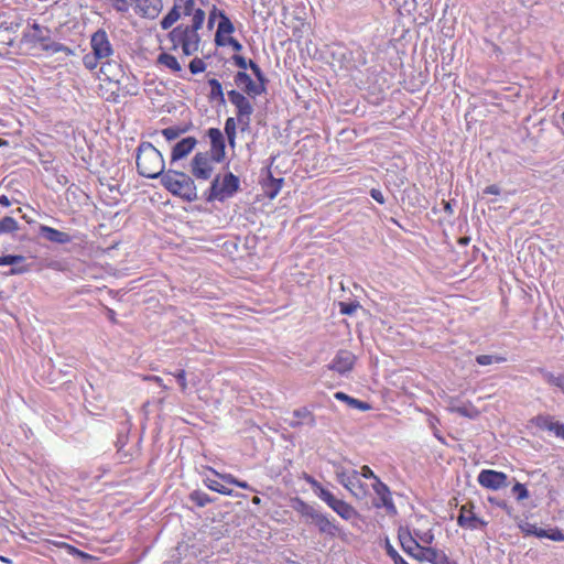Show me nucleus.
Listing matches in <instances>:
<instances>
[{
	"label": "nucleus",
	"instance_id": "obj_61",
	"mask_svg": "<svg viewBox=\"0 0 564 564\" xmlns=\"http://www.w3.org/2000/svg\"><path fill=\"white\" fill-rule=\"evenodd\" d=\"M113 3V8L117 12L126 13L129 10V4H131L128 0H111Z\"/></svg>",
	"mask_w": 564,
	"mask_h": 564
},
{
	"label": "nucleus",
	"instance_id": "obj_8",
	"mask_svg": "<svg viewBox=\"0 0 564 564\" xmlns=\"http://www.w3.org/2000/svg\"><path fill=\"white\" fill-rule=\"evenodd\" d=\"M131 6L134 8V12L144 19H156L162 9V0H130Z\"/></svg>",
	"mask_w": 564,
	"mask_h": 564
},
{
	"label": "nucleus",
	"instance_id": "obj_57",
	"mask_svg": "<svg viewBox=\"0 0 564 564\" xmlns=\"http://www.w3.org/2000/svg\"><path fill=\"white\" fill-rule=\"evenodd\" d=\"M488 501L491 505H496L499 508H501L502 510H505L507 512V514H509V516L512 514L513 508L511 506H509L506 500H501L496 497H488Z\"/></svg>",
	"mask_w": 564,
	"mask_h": 564
},
{
	"label": "nucleus",
	"instance_id": "obj_36",
	"mask_svg": "<svg viewBox=\"0 0 564 564\" xmlns=\"http://www.w3.org/2000/svg\"><path fill=\"white\" fill-rule=\"evenodd\" d=\"M236 129H237V123H236L235 118H232V117L227 118L225 121V133L227 135L230 147H235V144H236Z\"/></svg>",
	"mask_w": 564,
	"mask_h": 564
},
{
	"label": "nucleus",
	"instance_id": "obj_47",
	"mask_svg": "<svg viewBox=\"0 0 564 564\" xmlns=\"http://www.w3.org/2000/svg\"><path fill=\"white\" fill-rule=\"evenodd\" d=\"M191 15H193V19H192V24L189 26H192V29H194V30H199L203 26V23L205 21L204 10L193 9V12Z\"/></svg>",
	"mask_w": 564,
	"mask_h": 564
},
{
	"label": "nucleus",
	"instance_id": "obj_24",
	"mask_svg": "<svg viewBox=\"0 0 564 564\" xmlns=\"http://www.w3.org/2000/svg\"><path fill=\"white\" fill-rule=\"evenodd\" d=\"M330 508L344 520H350L357 516L355 508L340 499H337Z\"/></svg>",
	"mask_w": 564,
	"mask_h": 564
},
{
	"label": "nucleus",
	"instance_id": "obj_19",
	"mask_svg": "<svg viewBox=\"0 0 564 564\" xmlns=\"http://www.w3.org/2000/svg\"><path fill=\"white\" fill-rule=\"evenodd\" d=\"M200 43V36L198 34V30L192 29V26L186 25V32L184 34V45H183V54L189 56L198 51Z\"/></svg>",
	"mask_w": 564,
	"mask_h": 564
},
{
	"label": "nucleus",
	"instance_id": "obj_10",
	"mask_svg": "<svg viewBox=\"0 0 564 564\" xmlns=\"http://www.w3.org/2000/svg\"><path fill=\"white\" fill-rule=\"evenodd\" d=\"M230 102L236 107L237 121L248 119L253 113V106L240 91L231 89L227 93Z\"/></svg>",
	"mask_w": 564,
	"mask_h": 564
},
{
	"label": "nucleus",
	"instance_id": "obj_6",
	"mask_svg": "<svg viewBox=\"0 0 564 564\" xmlns=\"http://www.w3.org/2000/svg\"><path fill=\"white\" fill-rule=\"evenodd\" d=\"M477 480L480 486L490 490H499L509 486L508 476L494 469H482Z\"/></svg>",
	"mask_w": 564,
	"mask_h": 564
},
{
	"label": "nucleus",
	"instance_id": "obj_2",
	"mask_svg": "<svg viewBox=\"0 0 564 564\" xmlns=\"http://www.w3.org/2000/svg\"><path fill=\"white\" fill-rule=\"evenodd\" d=\"M161 184L173 195L181 197L185 202L191 203L198 199L194 180L184 172L169 170L162 175Z\"/></svg>",
	"mask_w": 564,
	"mask_h": 564
},
{
	"label": "nucleus",
	"instance_id": "obj_7",
	"mask_svg": "<svg viewBox=\"0 0 564 564\" xmlns=\"http://www.w3.org/2000/svg\"><path fill=\"white\" fill-rule=\"evenodd\" d=\"M93 53L99 59L108 58L113 54V48L109 42L107 32L104 29L97 30L90 40Z\"/></svg>",
	"mask_w": 564,
	"mask_h": 564
},
{
	"label": "nucleus",
	"instance_id": "obj_4",
	"mask_svg": "<svg viewBox=\"0 0 564 564\" xmlns=\"http://www.w3.org/2000/svg\"><path fill=\"white\" fill-rule=\"evenodd\" d=\"M33 33L31 37L34 42L39 43L41 48L51 54L64 53L65 55H72L74 52L68 46L54 42L51 40V31L47 28L41 26L37 23L32 24Z\"/></svg>",
	"mask_w": 564,
	"mask_h": 564
},
{
	"label": "nucleus",
	"instance_id": "obj_15",
	"mask_svg": "<svg viewBox=\"0 0 564 564\" xmlns=\"http://www.w3.org/2000/svg\"><path fill=\"white\" fill-rule=\"evenodd\" d=\"M355 355L348 350H339L335 356L329 368L344 375L352 369L355 364Z\"/></svg>",
	"mask_w": 564,
	"mask_h": 564
},
{
	"label": "nucleus",
	"instance_id": "obj_56",
	"mask_svg": "<svg viewBox=\"0 0 564 564\" xmlns=\"http://www.w3.org/2000/svg\"><path fill=\"white\" fill-rule=\"evenodd\" d=\"M544 538H547L552 541L561 542L564 541V532L558 528L549 529L545 530Z\"/></svg>",
	"mask_w": 564,
	"mask_h": 564
},
{
	"label": "nucleus",
	"instance_id": "obj_30",
	"mask_svg": "<svg viewBox=\"0 0 564 564\" xmlns=\"http://www.w3.org/2000/svg\"><path fill=\"white\" fill-rule=\"evenodd\" d=\"M186 32V25L180 24L175 26L170 33L169 39L172 42V48L176 50L178 46L183 48L184 45V34Z\"/></svg>",
	"mask_w": 564,
	"mask_h": 564
},
{
	"label": "nucleus",
	"instance_id": "obj_17",
	"mask_svg": "<svg viewBox=\"0 0 564 564\" xmlns=\"http://www.w3.org/2000/svg\"><path fill=\"white\" fill-rule=\"evenodd\" d=\"M39 232L44 239L57 245H66L72 241V236L67 232L59 231L45 225L40 226Z\"/></svg>",
	"mask_w": 564,
	"mask_h": 564
},
{
	"label": "nucleus",
	"instance_id": "obj_11",
	"mask_svg": "<svg viewBox=\"0 0 564 564\" xmlns=\"http://www.w3.org/2000/svg\"><path fill=\"white\" fill-rule=\"evenodd\" d=\"M207 135L210 140V156L214 162L220 163L225 159V138L223 132L218 128H210L207 131Z\"/></svg>",
	"mask_w": 564,
	"mask_h": 564
},
{
	"label": "nucleus",
	"instance_id": "obj_5",
	"mask_svg": "<svg viewBox=\"0 0 564 564\" xmlns=\"http://www.w3.org/2000/svg\"><path fill=\"white\" fill-rule=\"evenodd\" d=\"M209 152H197L191 161V172L197 180H209L214 167Z\"/></svg>",
	"mask_w": 564,
	"mask_h": 564
},
{
	"label": "nucleus",
	"instance_id": "obj_14",
	"mask_svg": "<svg viewBox=\"0 0 564 564\" xmlns=\"http://www.w3.org/2000/svg\"><path fill=\"white\" fill-rule=\"evenodd\" d=\"M398 538L402 550L414 558L423 549H427L426 546L420 545L408 529H399Z\"/></svg>",
	"mask_w": 564,
	"mask_h": 564
},
{
	"label": "nucleus",
	"instance_id": "obj_39",
	"mask_svg": "<svg viewBox=\"0 0 564 564\" xmlns=\"http://www.w3.org/2000/svg\"><path fill=\"white\" fill-rule=\"evenodd\" d=\"M19 229L14 218L6 216L0 220V234H10Z\"/></svg>",
	"mask_w": 564,
	"mask_h": 564
},
{
	"label": "nucleus",
	"instance_id": "obj_29",
	"mask_svg": "<svg viewBox=\"0 0 564 564\" xmlns=\"http://www.w3.org/2000/svg\"><path fill=\"white\" fill-rule=\"evenodd\" d=\"M292 508L294 511L300 513L302 517H305L307 519L313 520L315 514L317 513V510H315L312 506L306 503L300 498H295L292 502Z\"/></svg>",
	"mask_w": 564,
	"mask_h": 564
},
{
	"label": "nucleus",
	"instance_id": "obj_22",
	"mask_svg": "<svg viewBox=\"0 0 564 564\" xmlns=\"http://www.w3.org/2000/svg\"><path fill=\"white\" fill-rule=\"evenodd\" d=\"M283 178H275L272 176L270 169H267V176L263 180V187L265 188V194L269 198H274L283 184Z\"/></svg>",
	"mask_w": 564,
	"mask_h": 564
},
{
	"label": "nucleus",
	"instance_id": "obj_64",
	"mask_svg": "<svg viewBox=\"0 0 564 564\" xmlns=\"http://www.w3.org/2000/svg\"><path fill=\"white\" fill-rule=\"evenodd\" d=\"M175 378L182 389V391H185L186 388H187V383H186V373L184 370H180L176 375H175Z\"/></svg>",
	"mask_w": 564,
	"mask_h": 564
},
{
	"label": "nucleus",
	"instance_id": "obj_20",
	"mask_svg": "<svg viewBox=\"0 0 564 564\" xmlns=\"http://www.w3.org/2000/svg\"><path fill=\"white\" fill-rule=\"evenodd\" d=\"M235 31V26L230 19L223 12H220V20L218 23L217 32L215 35V43L218 46L226 45L223 34H231Z\"/></svg>",
	"mask_w": 564,
	"mask_h": 564
},
{
	"label": "nucleus",
	"instance_id": "obj_45",
	"mask_svg": "<svg viewBox=\"0 0 564 564\" xmlns=\"http://www.w3.org/2000/svg\"><path fill=\"white\" fill-rule=\"evenodd\" d=\"M386 553L393 561L394 564H409L390 544L389 540L386 541Z\"/></svg>",
	"mask_w": 564,
	"mask_h": 564
},
{
	"label": "nucleus",
	"instance_id": "obj_16",
	"mask_svg": "<svg viewBox=\"0 0 564 564\" xmlns=\"http://www.w3.org/2000/svg\"><path fill=\"white\" fill-rule=\"evenodd\" d=\"M197 140L194 137H186L178 141L172 149L171 162L174 163L187 154L195 148Z\"/></svg>",
	"mask_w": 564,
	"mask_h": 564
},
{
	"label": "nucleus",
	"instance_id": "obj_31",
	"mask_svg": "<svg viewBox=\"0 0 564 564\" xmlns=\"http://www.w3.org/2000/svg\"><path fill=\"white\" fill-rule=\"evenodd\" d=\"M158 63L170 68L174 73H178L182 70V67L177 62L176 57L169 53H161L158 56Z\"/></svg>",
	"mask_w": 564,
	"mask_h": 564
},
{
	"label": "nucleus",
	"instance_id": "obj_32",
	"mask_svg": "<svg viewBox=\"0 0 564 564\" xmlns=\"http://www.w3.org/2000/svg\"><path fill=\"white\" fill-rule=\"evenodd\" d=\"M311 484L313 485L317 496L323 501H325L329 508L336 502L337 498L329 490L325 489L319 482L312 480Z\"/></svg>",
	"mask_w": 564,
	"mask_h": 564
},
{
	"label": "nucleus",
	"instance_id": "obj_50",
	"mask_svg": "<svg viewBox=\"0 0 564 564\" xmlns=\"http://www.w3.org/2000/svg\"><path fill=\"white\" fill-rule=\"evenodd\" d=\"M205 484L210 490L217 491L219 494L227 495V496H230L232 494L231 489H228L227 487H225L217 480L207 479V480H205Z\"/></svg>",
	"mask_w": 564,
	"mask_h": 564
},
{
	"label": "nucleus",
	"instance_id": "obj_1",
	"mask_svg": "<svg viewBox=\"0 0 564 564\" xmlns=\"http://www.w3.org/2000/svg\"><path fill=\"white\" fill-rule=\"evenodd\" d=\"M138 173L148 178L161 177L165 174L162 153L150 142H141L135 156Z\"/></svg>",
	"mask_w": 564,
	"mask_h": 564
},
{
	"label": "nucleus",
	"instance_id": "obj_46",
	"mask_svg": "<svg viewBox=\"0 0 564 564\" xmlns=\"http://www.w3.org/2000/svg\"><path fill=\"white\" fill-rule=\"evenodd\" d=\"M186 131V128L169 127L162 130V134L167 141H173Z\"/></svg>",
	"mask_w": 564,
	"mask_h": 564
},
{
	"label": "nucleus",
	"instance_id": "obj_25",
	"mask_svg": "<svg viewBox=\"0 0 564 564\" xmlns=\"http://www.w3.org/2000/svg\"><path fill=\"white\" fill-rule=\"evenodd\" d=\"M208 85L210 86V93L208 95L209 100L218 101L219 105L225 106L226 99L220 82L216 78H210L208 79Z\"/></svg>",
	"mask_w": 564,
	"mask_h": 564
},
{
	"label": "nucleus",
	"instance_id": "obj_40",
	"mask_svg": "<svg viewBox=\"0 0 564 564\" xmlns=\"http://www.w3.org/2000/svg\"><path fill=\"white\" fill-rule=\"evenodd\" d=\"M552 422H553V417L549 414H539L531 420V423L534 426H536L541 430H546V431H549Z\"/></svg>",
	"mask_w": 564,
	"mask_h": 564
},
{
	"label": "nucleus",
	"instance_id": "obj_21",
	"mask_svg": "<svg viewBox=\"0 0 564 564\" xmlns=\"http://www.w3.org/2000/svg\"><path fill=\"white\" fill-rule=\"evenodd\" d=\"M312 522L318 528L321 533H325L330 536H335L339 531V528L330 522L326 516L317 511Z\"/></svg>",
	"mask_w": 564,
	"mask_h": 564
},
{
	"label": "nucleus",
	"instance_id": "obj_13",
	"mask_svg": "<svg viewBox=\"0 0 564 564\" xmlns=\"http://www.w3.org/2000/svg\"><path fill=\"white\" fill-rule=\"evenodd\" d=\"M372 489L380 500V502H375V507H384L389 513H397L395 506L391 498L390 489L384 482L380 480V478H376V482L372 484Z\"/></svg>",
	"mask_w": 564,
	"mask_h": 564
},
{
	"label": "nucleus",
	"instance_id": "obj_58",
	"mask_svg": "<svg viewBox=\"0 0 564 564\" xmlns=\"http://www.w3.org/2000/svg\"><path fill=\"white\" fill-rule=\"evenodd\" d=\"M117 91H122L123 95L133 96L138 94V87L135 84H124V82H122L120 86H117Z\"/></svg>",
	"mask_w": 564,
	"mask_h": 564
},
{
	"label": "nucleus",
	"instance_id": "obj_9",
	"mask_svg": "<svg viewBox=\"0 0 564 564\" xmlns=\"http://www.w3.org/2000/svg\"><path fill=\"white\" fill-rule=\"evenodd\" d=\"M99 72L104 76V80L115 83L117 86L130 79L123 72L122 66L116 61L106 59V62L101 63Z\"/></svg>",
	"mask_w": 564,
	"mask_h": 564
},
{
	"label": "nucleus",
	"instance_id": "obj_53",
	"mask_svg": "<svg viewBox=\"0 0 564 564\" xmlns=\"http://www.w3.org/2000/svg\"><path fill=\"white\" fill-rule=\"evenodd\" d=\"M512 494L516 495L518 501L524 500L529 497V491L523 484L516 482L512 487Z\"/></svg>",
	"mask_w": 564,
	"mask_h": 564
},
{
	"label": "nucleus",
	"instance_id": "obj_35",
	"mask_svg": "<svg viewBox=\"0 0 564 564\" xmlns=\"http://www.w3.org/2000/svg\"><path fill=\"white\" fill-rule=\"evenodd\" d=\"M519 528L525 535H534L536 538H544L545 535V529L538 528L535 524L530 522H522L519 524Z\"/></svg>",
	"mask_w": 564,
	"mask_h": 564
},
{
	"label": "nucleus",
	"instance_id": "obj_33",
	"mask_svg": "<svg viewBox=\"0 0 564 564\" xmlns=\"http://www.w3.org/2000/svg\"><path fill=\"white\" fill-rule=\"evenodd\" d=\"M311 484L313 485L317 496L323 501H325L329 508L336 502L337 498L329 490L325 489L319 482L312 480Z\"/></svg>",
	"mask_w": 564,
	"mask_h": 564
},
{
	"label": "nucleus",
	"instance_id": "obj_54",
	"mask_svg": "<svg viewBox=\"0 0 564 564\" xmlns=\"http://www.w3.org/2000/svg\"><path fill=\"white\" fill-rule=\"evenodd\" d=\"M188 68L192 74H198L206 69V64L202 58L195 57L189 62Z\"/></svg>",
	"mask_w": 564,
	"mask_h": 564
},
{
	"label": "nucleus",
	"instance_id": "obj_3",
	"mask_svg": "<svg viewBox=\"0 0 564 564\" xmlns=\"http://www.w3.org/2000/svg\"><path fill=\"white\" fill-rule=\"evenodd\" d=\"M240 188L239 177L228 172L220 181V175H216L209 188L205 192V199L207 202L219 200L224 202L226 198L234 196Z\"/></svg>",
	"mask_w": 564,
	"mask_h": 564
},
{
	"label": "nucleus",
	"instance_id": "obj_49",
	"mask_svg": "<svg viewBox=\"0 0 564 564\" xmlns=\"http://www.w3.org/2000/svg\"><path fill=\"white\" fill-rule=\"evenodd\" d=\"M59 545L62 547L66 549L69 554L78 556V557L83 558L84 561H93V560H95V557L93 555H90L88 553H85V552L76 549L75 546H73L70 544L61 543Z\"/></svg>",
	"mask_w": 564,
	"mask_h": 564
},
{
	"label": "nucleus",
	"instance_id": "obj_62",
	"mask_svg": "<svg viewBox=\"0 0 564 564\" xmlns=\"http://www.w3.org/2000/svg\"><path fill=\"white\" fill-rule=\"evenodd\" d=\"M231 61L237 67L243 70L249 67V62H247V59L242 55L235 54L232 55Z\"/></svg>",
	"mask_w": 564,
	"mask_h": 564
},
{
	"label": "nucleus",
	"instance_id": "obj_44",
	"mask_svg": "<svg viewBox=\"0 0 564 564\" xmlns=\"http://www.w3.org/2000/svg\"><path fill=\"white\" fill-rule=\"evenodd\" d=\"M451 411L469 419H474L478 415V411L471 405L452 406Z\"/></svg>",
	"mask_w": 564,
	"mask_h": 564
},
{
	"label": "nucleus",
	"instance_id": "obj_52",
	"mask_svg": "<svg viewBox=\"0 0 564 564\" xmlns=\"http://www.w3.org/2000/svg\"><path fill=\"white\" fill-rule=\"evenodd\" d=\"M234 82L243 89V87H247L252 82V78L246 72L240 70L235 75Z\"/></svg>",
	"mask_w": 564,
	"mask_h": 564
},
{
	"label": "nucleus",
	"instance_id": "obj_55",
	"mask_svg": "<svg viewBox=\"0 0 564 564\" xmlns=\"http://www.w3.org/2000/svg\"><path fill=\"white\" fill-rule=\"evenodd\" d=\"M174 3L178 6V8H183L184 15H191L195 6L194 0H174Z\"/></svg>",
	"mask_w": 564,
	"mask_h": 564
},
{
	"label": "nucleus",
	"instance_id": "obj_28",
	"mask_svg": "<svg viewBox=\"0 0 564 564\" xmlns=\"http://www.w3.org/2000/svg\"><path fill=\"white\" fill-rule=\"evenodd\" d=\"M334 397H335V399H337L339 401L346 402L348 404V406L358 409L360 411H368L371 409V405L368 402L351 398L348 394L340 392V391L336 392L334 394Z\"/></svg>",
	"mask_w": 564,
	"mask_h": 564
},
{
	"label": "nucleus",
	"instance_id": "obj_42",
	"mask_svg": "<svg viewBox=\"0 0 564 564\" xmlns=\"http://www.w3.org/2000/svg\"><path fill=\"white\" fill-rule=\"evenodd\" d=\"M333 466L335 467V474H336L337 480L339 481L340 485H343L345 488H347L348 481H350L352 479L351 473L347 474L345 468L337 463H333Z\"/></svg>",
	"mask_w": 564,
	"mask_h": 564
},
{
	"label": "nucleus",
	"instance_id": "obj_23",
	"mask_svg": "<svg viewBox=\"0 0 564 564\" xmlns=\"http://www.w3.org/2000/svg\"><path fill=\"white\" fill-rule=\"evenodd\" d=\"M351 480L348 481L347 490L358 499H362L367 495V486L359 479V473L357 470L351 471Z\"/></svg>",
	"mask_w": 564,
	"mask_h": 564
},
{
	"label": "nucleus",
	"instance_id": "obj_59",
	"mask_svg": "<svg viewBox=\"0 0 564 564\" xmlns=\"http://www.w3.org/2000/svg\"><path fill=\"white\" fill-rule=\"evenodd\" d=\"M549 432H552L554 433V435L556 437H561L564 440V424L556 421V422H552L551 425H550V429H549Z\"/></svg>",
	"mask_w": 564,
	"mask_h": 564
},
{
	"label": "nucleus",
	"instance_id": "obj_60",
	"mask_svg": "<svg viewBox=\"0 0 564 564\" xmlns=\"http://www.w3.org/2000/svg\"><path fill=\"white\" fill-rule=\"evenodd\" d=\"M339 306H340V313L341 314H344V315H351L357 310V307L359 305L357 303L340 302Z\"/></svg>",
	"mask_w": 564,
	"mask_h": 564
},
{
	"label": "nucleus",
	"instance_id": "obj_37",
	"mask_svg": "<svg viewBox=\"0 0 564 564\" xmlns=\"http://www.w3.org/2000/svg\"><path fill=\"white\" fill-rule=\"evenodd\" d=\"M188 498L197 507H205L206 505L213 501V499L206 492H203L200 490L192 491Z\"/></svg>",
	"mask_w": 564,
	"mask_h": 564
},
{
	"label": "nucleus",
	"instance_id": "obj_38",
	"mask_svg": "<svg viewBox=\"0 0 564 564\" xmlns=\"http://www.w3.org/2000/svg\"><path fill=\"white\" fill-rule=\"evenodd\" d=\"M13 32L10 26H3V23H0V45L2 46H11L14 43Z\"/></svg>",
	"mask_w": 564,
	"mask_h": 564
},
{
	"label": "nucleus",
	"instance_id": "obj_27",
	"mask_svg": "<svg viewBox=\"0 0 564 564\" xmlns=\"http://www.w3.org/2000/svg\"><path fill=\"white\" fill-rule=\"evenodd\" d=\"M293 415L300 420H303L305 424H307L308 426L313 427L316 425V420H315V416L313 415V413L311 411H308L306 408H301V409H297L293 412ZM301 424H303L302 421H295V422H291L290 425L292 427H297L300 426Z\"/></svg>",
	"mask_w": 564,
	"mask_h": 564
},
{
	"label": "nucleus",
	"instance_id": "obj_18",
	"mask_svg": "<svg viewBox=\"0 0 564 564\" xmlns=\"http://www.w3.org/2000/svg\"><path fill=\"white\" fill-rule=\"evenodd\" d=\"M415 560L423 562H430L433 564H452L453 562L448 558V556L436 549H423L421 553L415 555Z\"/></svg>",
	"mask_w": 564,
	"mask_h": 564
},
{
	"label": "nucleus",
	"instance_id": "obj_26",
	"mask_svg": "<svg viewBox=\"0 0 564 564\" xmlns=\"http://www.w3.org/2000/svg\"><path fill=\"white\" fill-rule=\"evenodd\" d=\"M538 372L542 376L546 383L558 388L564 394V371L555 376L554 373L547 371L545 368H538Z\"/></svg>",
	"mask_w": 564,
	"mask_h": 564
},
{
	"label": "nucleus",
	"instance_id": "obj_34",
	"mask_svg": "<svg viewBox=\"0 0 564 564\" xmlns=\"http://www.w3.org/2000/svg\"><path fill=\"white\" fill-rule=\"evenodd\" d=\"M180 18V8L174 3L173 8L161 20L160 25L163 30H169Z\"/></svg>",
	"mask_w": 564,
	"mask_h": 564
},
{
	"label": "nucleus",
	"instance_id": "obj_63",
	"mask_svg": "<svg viewBox=\"0 0 564 564\" xmlns=\"http://www.w3.org/2000/svg\"><path fill=\"white\" fill-rule=\"evenodd\" d=\"M98 59L99 58L96 57L95 54L93 53V55H85L83 58V63L86 66V68L94 69L97 66Z\"/></svg>",
	"mask_w": 564,
	"mask_h": 564
},
{
	"label": "nucleus",
	"instance_id": "obj_51",
	"mask_svg": "<svg viewBox=\"0 0 564 564\" xmlns=\"http://www.w3.org/2000/svg\"><path fill=\"white\" fill-rule=\"evenodd\" d=\"M249 68L252 70V73L256 76L258 83H260L261 85L267 86L268 78L265 77V75L263 74V72L259 67V65L257 63H254L252 59L249 61Z\"/></svg>",
	"mask_w": 564,
	"mask_h": 564
},
{
	"label": "nucleus",
	"instance_id": "obj_43",
	"mask_svg": "<svg viewBox=\"0 0 564 564\" xmlns=\"http://www.w3.org/2000/svg\"><path fill=\"white\" fill-rule=\"evenodd\" d=\"M506 358L497 355H478L476 357V362L480 366H488L494 362L500 364L505 362Z\"/></svg>",
	"mask_w": 564,
	"mask_h": 564
},
{
	"label": "nucleus",
	"instance_id": "obj_41",
	"mask_svg": "<svg viewBox=\"0 0 564 564\" xmlns=\"http://www.w3.org/2000/svg\"><path fill=\"white\" fill-rule=\"evenodd\" d=\"M265 90L267 88L264 85H261L260 83L256 84L253 80L247 87H243V93L251 98L262 95Z\"/></svg>",
	"mask_w": 564,
	"mask_h": 564
},
{
	"label": "nucleus",
	"instance_id": "obj_12",
	"mask_svg": "<svg viewBox=\"0 0 564 564\" xmlns=\"http://www.w3.org/2000/svg\"><path fill=\"white\" fill-rule=\"evenodd\" d=\"M474 503L468 502L462 506L459 510V516L457 517V523L459 527L469 528L471 530L478 528H485L487 522L482 519L478 518L474 512Z\"/></svg>",
	"mask_w": 564,
	"mask_h": 564
},
{
	"label": "nucleus",
	"instance_id": "obj_48",
	"mask_svg": "<svg viewBox=\"0 0 564 564\" xmlns=\"http://www.w3.org/2000/svg\"><path fill=\"white\" fill-rule=\"evenodd\" d=\"M25 261V257L21 254H7L0 257V265H14Z\"/></svg>",
	"mask_w": 564,
	"mask_h": 564
}]
</instances>
